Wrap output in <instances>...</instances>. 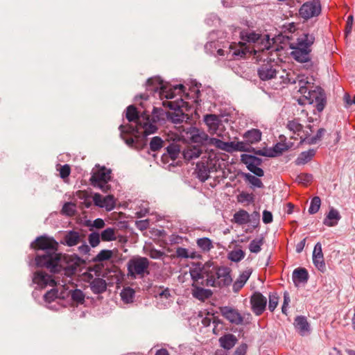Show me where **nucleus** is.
Segmentation results:
<instances>
[{
    "label": "nucleus",
    "mask_w": 355,
    "mask_h": 355,
    "mask_svg": "<svg viewBox=\"0 0 355 355\" xmlns=\"http://www.w3.org/2000/svg\"><path fill=\"white\" fill-rule=\"evenodd\" d=\"M315 37L313 35L303 33L295 42L289 44V48L293 50L291 56L299 62L306 63V67L312 66L311 58V46L313 44Z\"/></svg>",
    "instance_id": "nucleus-3"
},
{
    "label": "nucleus",
    "mask_w": 355,
    "mask_h": 355,
    "mask_svg": "<svg viewBox=\"0 0 355 355\" xmlns=\"http://www.w3.org/2000/svg\"><path fill=\"white\" fill-rule=\"evenodd\" d=\"M279 66L275 62H267L262 64L258 69V75L262 80H269L276 78Z\"/></svg>",
    "instance_id": "nucleus-10"
},
{
    "label": "nucleus",
    "mask_w": 355,
    "mask_h": 355,
    "mask_svg": "<svg viewBox=\"0 0 355 355\" xmlns=\"http://www.w3.org/2000/svg\"><path fill=\"white\" fill-rule=\"evenodd\" d=\"M169 112L165 111L162 107H154L152 111V118L151 121L153 123H157L159 121H164L168 120Z\"/></svg>",
    "instance_id": "nucleus-32"
},
{
    "label": "nucleus",
    "mask_w": 355,
    "mask_h": 355,
    "mask_svg": "<svg viewBox=\"0 0 355 355\" xmlns=\"http://www.w3.org/2000/svg\"><path fill=\"white\" fill-rule=\"evenodd\" d=\"M147 87L148 90L154 92H159L161 98L171 99L174 97L173 92L171 89H167L166 87L163 85L162 80L159 78H149L147 80Z\"/></svg>",
    "instance_id": "nucleus-9"
},
{
    "label": "nucleus",
    "mask_w": 355,
    "mask_h": 355,
    "mask_svg": "<svg viewBox=\"0 0 355 355\" xmlns=\"http://www.w3.org/2000/svg\"><path fill=\"white\" fill-rule=\"evenodd\" d=\"M241 46L239 49L235 50L233 54L236 56H240L243 58L245 56L248 52L250 51L249 49L245 46V44L243 42H240Z\"/></svg>",
    "instance_id": "nucleus-62"
},
{
    "label": "nucleus",
    "mask_w": 355,
    "mask_h": 355,
    "mask_svg": "<svg viewBox=\"0 0 355 355\" xmlns=\"http://www.w3.org/2000/svg\"><path fill=\"white\" fill-rule=\"evenodd\" d=\"M103 207L105 208L107 211L112 210L115 207L114 198L112 195H107L103 198Z\"/></svg>",
    "instance_id": "nucleus-53"
},
{
    "label": "nucleus",
    "mask_w": 355,
    "mask_h": 355,
    "mask_svg": "<svg viewBox=\"0 0 355 355\" xmlns=\"http://www.w3.org/2000/svg\"><path fill=\"white\" fill-rule=\"evenodd\" d=\"M279 297L276 293H270L269 295V304L268 309L272 312L278 305Z\"/></svg>",
    "instance_id": "nucleus-55"
},
{
    "label": "nucleus",
    "mask_w": 355,
    "mask_h": 355,
    "mask_svg": "<svg viewBox=\"0 0 355 355\" xmlns=\"http://www.w3.org/2000/svg\"><path fill=\"white\" fill-rule=\"evenodd\" d=\"M349 320L351 321L353 329H355V311H351L343 314V318L340 319L338 323L343 327L349 325Z\"/></svg>",
    "instance_id": "nucleus-36"
},
{
    "label": "nucleus",
    "mask_w": 355,
    "mask_h": 355,
    "mask_svg": "<svg viewBox=\"0 0 355 355\" xmlns=\"http://www.w3.org/2000/svg\"><path fill=\"white\" fill-rule=\"evenodd\" d=\"M88 240L90 245L95 248L100 243V235L98 232H92L89 234Z\"/></svg>",
    "instance_id": "nucleus-60"
},
{
    "label": "nucleus",
    "mask_w": 355,
    "mask_h": 355,
    "mask_svg": "<svg viewBox=\"0 0 355 355\" xmlns=\"http://www.w3.org/2000/svg\"><path fill=\"white\" fill-rule=\"evenodd\" d=\"M241 176L245 181L250 182L253 187L257 188H263V184L260 179L250 173H241Z\"/></svg>",
    "instance_id": "nucleus-41"
},
{
    "label": "nucleus",
    "mask_w": 355,
    "mask_h": 355,
    "mask_svg": "<svg viewBox=\"0 0 355 355\" xmlns=\"http://www.w3.org/2000/svg\"><path fill=\"white\" fill-rule=\"evenodd\" d=\"M101 237L103 241H111L116 240L114 229L112 227L106 228L101 232Z\"/></svg>",
    "instance_id": "nucleus-49"
},
{
    "label": "nucleus",
    "mask_w": 355,
    "mask_h": 355,
    "mask_svg": "<svg viewBox=\"0 0 355 355\" xmlns=\"http://www.w3.org/2000/svg\"><path fill=\"white\" fill-rule=\"evenodd\" d=\"M248 218V223H250L253 227H257L259 224L260 214L258 211H254L250 214V217Z\"/></svg>",
    "instance_id": "nucleus-57"
},
{
    "label": "nucleus",
    "mask_w": 355,
    "mask_h": 355,
    "mask_svg": "<svg viewBox=\"0 0 355 355\" xmlns=\"http://www.w3.org/2000/svg\"><path fill=\"white\" fill-rule=\"evenodd\" d=\"M196 178L202 182H205L210 177V169L204 162H198L196 167Z\"/></svg>",
    "instance_id": "nucleus-23"
},
{
    "label": "nucleus",
    "mask_w": 355,
    "mask_h": 355,
    "mask_svg": "<svg viewBox=\"0 0 355 355\" xmlns=\"http://www.w3.org/2000/svg\"><path fill=\"white\" fill-rule=\"evenodd\" d=\"M273 152H275L277 156L281 155L284 151L288 150L289 146L285 143L278 142L273 147Z\"/></svg>",
    "instance_id": "nucleus-56"
},
{
    "label": "nucleus",
    "mask_w": 355,
    "mask_h": 355,
    "mask_svg": "<svg viewBox=\"0 0 355 355\" xmlns=\"http://www.w3.org/2000/svg\"><path fill=\"white\" fill-rule=\"evenodd\" d=\"M178 112H170L168 114V120L171 121L175 124L182 123L185 119H188L187 114H185L182 111H177Z\"/></svg>",
    "instance_id": "nucleus-39"
},
{
    "label": "nucleus",
    "mask_w": 355,
    "mask_h": 355,
    "mask_svg": "<svg viewBox=\"0 0 355 355\" xmlns=\"http://www.w3.org/2000/svg\"><path fill=\"white\" fill-rule=\"evenodd\" d=\"M33 282L42 288L48 285L51 286L56 285V282L51 275L41 270H37L33 274Z\"/></svg>",
    "instance_id": "nucleus-15"
},
{
    "label": "nucleus",
    "mask_w": 355,
    "mask_h": 355,
    "mask_svg": "<svg viewBox=\"0 0 355 355\" xmlns=\"http://www.w3.org/2000/svg\"><path fill=\"white\" fill-rule=\"evenodd\" d=\"M73 302L82 304L85 302V294L80 289L71 290L68 293Z\"/></svg>",
    "instance_id": "nucleus-40"
},
{
    "label": "nucleus",
    "mask_w": 355,
    "mask_h": 355,
    "mask_svg": "<svg viewBox=\"0 0 355 355\" xmlns=\"http://www.w3.org/2000/svg\"><path fill=\"white\" fill-rule=\"evenodd\" d=\"M244 257L245 252L241 249L232 250L228 254V259L233 262H239L242 260Z\"/></svg>",
    "instance_id": "nucleus-52"
},
{
    "label": "nucleus",
    "mask_w": 355,
    "mask_h": 355,
    "mask_svg": "<svg viewBox=\"0 0 355 355\" xmlns=\"http://www.w3.org/2000/svg\"><path fill=\"white\" fill-rule=\"evenodd\" d=\"M250 214L244 209H240L234 214V221L239 225L248 223Z\"/></svg>",
    "instance_id": "nucleus-37"
},
{
    "label": "nucleus",
    "mask_w": 355,
    "mask_h": 355,
    "mask_svg": "<svg viewBox=\"0 0 355 355\" xmlns=\"http://www.w3.org/2000/svg\"><path fill=\"white\" fill-rule=\"evenodd\" d=\"M234 149L235 152H251V147L243 141L234 142Z\"/></svg>",
    "instance_id": "nucleus-59"
},
{
    "label": "nucleus",
    "mask_w": 355,
    "mask_h": 355,
    "mask_svg": "<svg viewBox=\"0 0 355 355\" xmlns=\"http://www.w3.org/2000/svg\"><path fill=\"white\" fill-rule=\"evenodd\" d=\"M80 241L81 236L79 232L74 230H70L65 233L61 243L69 247H72L78 245Z\"/></svg>",
    "instance_id": "nucleus-20"
},
{
    "label": "nucleus",
    "mask_w": 355,
    "mask_h": 355,
    "mask_svg": "<svg viewBox=\"0 0 355 355\" xmlns=\"http://www.w3.org/2000/svg\"><path fill=\"white\" fill-rule=\"evenodd\" d=\"M211 261L205 263H197L194 268L190 269V275L193 281V284L201 285L200 282L205 279H210Z\"/></svg>",
    "instance_id": "nucleus-8"
},
{
    "label": "nucleus",
    "mask_w": 355,
    "mask_h": 355,
    "mask_svg": "<svg viewBox=\"0 0 355 355\" xmlns=\"http://www.w3.org/2000/svg\"><path fill=\"white\" fill-rule=\"evenodd\" d=\"M165 141H164L161 137L155 136L151 139L149 143V146L150 149L152 151L155 152L160 150L162 147L165 146Z\"/></svg>",
    "instance_id": "nucleus-42"
},
{
    "label": "nucleus",
    "mask_w": 355,
    "mask_h": 355,
    "mask_svg": "<svg viewBox=\"0 0 355 355\" xmlns=\"http://www.w3.org/2000/svg\"><path fill=\"white\" fill-rule=\"evenodd\" d=\"M125 117L129 122L135 121L138 124L141 122L140 119H142L141 113L139 114L137 107L133 105H130L126 108Z\"/></svg>",
    "instance_id": "nucleus-31"
},
{
    "label": "nucleus",
    "mask_w": 355,
    "mask_h": 355,
    "mask_svg": "<svg viewBox=\"0 0 355 355\" xmlns=\"http://www.w3.org/2000/svg\"><path fill=\"white\" fill-rule=\"evenodd\" d=\"M135 291L130 287L124 288L121 292V297L123 302L130 303L133 301L135 297Z\"/></svg>",
    "instance_id": "nucleus-44"
},
{
    "label": "nucleus",
    "mask_w": 355,
    "mask_h": 355,
    "mask_svg": "<svg viewBox=\"0 0 355 355\" xmlns=\"http://www.w3.org/2000/svg\"><path fill=\"white\" fill-rule=\"evenodd\" d=\"M313 263L314 266L321 272H324L326 270L325 263L324 261L322 245L320 242L315 245L313 251Z\"/></svg>",
    "instance_id": "nucleus-17"
},
{
    "label": "nucleus",
    "mask_w": 355,
    "mask_h": 355,
    "mask_svg": "<svg viewBox=\"0 0 355 355\" xmlns=\"http://www.w3.org/2000/svg\"><path fill=\"white\" fill-rule=\"evenodd\" d=\"M91 291L94 294H101L107 290V282L101 278H95L89 283Z\"/></svg>",
    "instance_id": "nucleus-24"
},
{
    "label": "nucleus",
    "mask_w": 355,
    "mask_h": 355,
    "mask_svg": "<svg viewBox=\"0 0 355 355\" xmlns=\"http://www.w3.org/2000/svg\"><path fill=\"white\" fill-rule=\"evenodd\" d=\"M211 141L213 143V146L220 150L227 153L235 152L234 141L226 142L216 138H213Z\"/></svg>",
    "instance_id": "nucleus-30"
},
{
    "label": "nucleus",
    "mask_w": 355,
    "mask_h": 355,
    "mask_svg": "<svg viewBox=\"0 0 355 355\" xmlns=\"http://www.w3.org/2000/svg\"><path fill=\"white\" fill-rule=\"evenodd\" d=\"M240 37L243 42L249 43H256L261 40V43L264 45L266 49L268 50L270 49V40L268 35H265L264 37L261 39V35L254 31H242Z\"/></svg>",
    "instance_id": "nucleus-11"
},
{
    "label": "nucleus",
    "mask_w": 355,
    "mask_h": 355,
    "mask_svg": "<svg viewBox=\"0 0 355 355\" xmlns=\"http://www.w3.org/2000/svg\"><path fill=\"white\" fill-rule=\"evenodd\" d=\"M297 84L299 87L298 92L302 95L311 87L309 85H313V84L309 80V78L305 77L304 75H299Z\"/></svg>",
    "instance_id": "nucleus-38"
},
{
    "label": "nucleus",
    "mask_w": 355,
    "mask_h": 355,
    "mask_svg": "<svg viewBox=\"0 0 355 355\" xmlns=\"http://www.w3.org/2000/svg\"><path fill=\"white\" fill-rule=\"evenodd\" d=\"M202 152L200 148L193 146L184 152V157L186 159L191 160L199 157Z\"/></svg>",
    "instance_id": "nucleus-43"
},
{
    "label": "nucleus",
    "mask_w": 355,
    "mask_h": 355,
    "mask_svg": "<svg viewBox=\"0 0 355 355\" xmlns=\"http://www.w3.org/2000/svg\"><path fill=\"white\" fill-rule=\"evenodd\" d=\"M141 117L142 119L145 120L146 121L144 123L139 122V125L144 128V136H148L149 135L155 133L157 131L158 128L155 124V123H153V121H151L150 116L146 111L141 112Z\"/></svg>",
    "instance_id": "nucleus-19"
},
{
    "label": "nucleus",
    "mask_w": 355,
    "mask_h": 355,
    "mask_svg": "<svg viewBox=\"0 0 355 355\" xmlns=\"http://www.w3.org/2000/svg\"><path fill=\"white\" fill-rule=\"evenodd\" d=\"M315 150L314 149H309L307 151L302 152L295 160L297 165H302L309 162L312 157L315 155Z\"/></svg>",
    "instance_id": "nucleus-35"
},
{
    "label": "nucleus",
    "mask_w": 355,
    "mask_h": 355,
    "mask_svg": "<svg viewBox=\"0 0 355 355\" xmlns=\"http://www.w3.org/2000/svg\"><path fill=\"white\" fill-rule=\"evenodd\" d=\"M313 179V176L309 173H301L296 178L298 183L306 184L310 182Z\"/></svg>",
    "instance_id": "nucleus-61"
},
{
    "label": "nucleus",
    "mask_w": 355,
    "mask_h": 355,
    "mask_svg": "<svg viewBox=\"0 0 355 355\" xmlns=\"http://www.w3.org/2000/svg\"><path fill=\"white\" fill-rule=\"evenodd\" d=\"M321 200L318 196L313 198L311 201V205L309 208V213L310 214H314L317 213L320 207Z\"/></svg>",
    "instance_id": "nucleus-54"
},
{
    "label": "nucleus",
    "mask_w": 355,
    "mask_h": 355,
    "mask_svg": "<svg viewBox=\"0 0 355 355\" xmlns=\"http://www.w3.org/2000/svg\"><path fill=\"white\" fill-rule=\"evenodd\" d=\"M263 244V238L259 239H253L249 244V250L252 253H258L261 250V245Z\"/></svg>",
    "instance_id": "nucleus-50"
},
{
    "label": "nucleus",
    "mask_w": 355,
    "mask_h": 355,
    "mask_svg": "<svg viewBox=\"0 0 355 355\" xmlns=\"http://www.w3.org/2000/svg\"><path fill=\"white\" fill-rule=\"evenodd\" d=\"M250 304L255 315H260L266 309L267 299L261 293L255 292L250 297Z\"/></svg>",
    "instance_id": "nucleus-14"
},
{
    "label": "nucleus",
    "mask_w": 355,
    "mask_h": 355,
    "mask_svg": "<svg viewBox=\"0 0 355 355\" xmlns=\"http://www.w3.org/2000/svg\"><path fill=\"white\" fill-rule=\"evenodd\" d=\"M176 254L178 257L180 258H196L195 256L190 255L188 250L184 248H178L176 250Z\"/></svg>",
    "instance_id": "nucleus-63"
},
{
    "label": "nucleus",
    "mask_w": 355,
    "mask_h": 355,
    "mask_svg": "<svg viewBox=\"0 0 355 355\" xmlns=\"http://www.w3.org/2000/svg\"><path fill=\"white\" fill-rule=\"evenodd\" d=\"M294 325L301 336H304L310 331L309 324L304 316H297L295 320Z\"/></svg>",
    "instance_id": "nucleus-26"
},
{
    "label": "nucleus",
    "mask_w": 355,
    "mask_h": 355,
    "mask_svg": "<svg viewBox=\"0 0 355 355\" xmlns=\"http://www.w3.org/2000/svg\"><path fill=\"white\" fill-rule=\"evenodd\" d=\"M221 315L230 323L236 325L242 324L243 317L236 309L229 306H220L219 308Z\"/></svg>",
    "instance_id": "nucleus-13"
},
{
    "label": "nucleus",
    "mask_w": 355,
    "mask_h": 355,
    "mask_svg": "<svg viewBox=\"0 0 355 355\" xmlns=\"http://www.w3.org/2000/svg\"><path fill=\"white\" fill-rule=\"evenodd\" d=\"M293 282L297 284L299 283H306L309 279V273L306 269L300 268L295 269L292 275Z\"/></svg>",
    "instance_id": "nucleus-28"
},
{
    "label": "nucleus",
    "mask_w": 355,
    "mask_h": 355,
    "mask_svg": "<svg viewBox=\"0 0 355 355\" xmlns=\"http://www.w3.org/2000/svg\"><path fill=\"white\" fill-rule=\"evenodd\" d=\"M218 341L223 348L230 350L236 344L238 340L234 334H227L221 336Z\"/></svg>",
    "instance_id": "nucleus-25"
},
{
    "label": "nucleus",
    "mask_w": 355,
    "mask_h": 355,
    "mask_svg": "<svg viewBox=\"0 0 355 355\" xmlns=\"http://www.w3.org/2000/svg\"><path fill=\"white\" fill-rule=\"evenodd\" d=\"M113 252L110 250H102L94 259V262H101L112 258Z\"/></svg>",
    "instance_id": "nucleus-46"
},
{
    "label": "nucleus",
    "mask_w": 355,
    "mask_h": 355,
    "mask_svg": "<svg viewBox=\"0 0 355 355\" xmlns=\"http://www.w3.org/2000/svg\"><path fill=\"white\" fill-rule=\"evenodd\" d=\"M200 286L201 285H198L196 283L192 284L191 294L194 298L204 302L205 300H207L212 296L213 292L211 290L204 288Z\"/></svg>",
    "instance_id": "nucleus-18"
},
{
    "label": "nucleus",
    "mask_w": 355,
    "mask_h": 355,
    "mask_svg": "<svg viewBox=\"0 0 355 355\" xmlns=\"http://www.w3.org/2000/svg\"><path fill=\"white\" fill-rule=\"evenodd\" d=\"M303 96L307 100L309 104H315L318 112H322L327 103L326 95L324 90L318 86L310 85Z\"/></svg>",
    "instance_id": "nucleus-7"
},
{
    "label": "nucleus",
    "mask_w": 355,
    "mask_h": 355,
    "mask_svg": "<svg viewBox=\"0 0 355 355\" xmlns=\"http://www.w3.org/2000/svg\"><path fill=\"white\" fill-rule=\"evenodd\" d=\"M231 269L227 266L218 267L211 263L210 279H205L200 282L202 286H211L222 288L228 286L232 282L230 275Z\"/></svg>",
    "instance_id": "nucleus-4"
},
{
    "label": "nucleus",
    "mask_w": 355,
    "mask_h": 355,
    "mask_svg": "<svg viewBox=\"0 0 355 355\" xmlns=\"http://www.w3.org/2000/svg\"><path fill=\"white\" fill-rule=\"evenodd\" d=\"M197 245L204 252H208L214 248L211 240L207 237L198 239Z\"/></svg>",
    "instance_id": "nucleus-45"
},
{
    "label": "nucleus",
    "mask_w": 355,
    "mask_h": 355,
    "mask_svg": "<svg viewBox=\"0 0 355 355\" xmlns=\"http://www.w3.org/2000/svg\"><path fill=\"white\" fill-rule=\"evenodd\" d=\"M119 129L121 132V137L125 141V144L129 146H132L135 143L134 139L132 137H129V138L125 139L123 137V134L127 133V134H132L133 135V134L137 133L138 130H137V127H134L132 125L125 126L123 125H121L119 126Z\"/></svg>",
    "instance_id": "nucleus-27"
},
{
    "label": "nucleus",
    "mask_w": 355,
    "mask_h": 355,
    "mask_svg": "<svg viewBox=\"0 0 355 355\" xmlns=\"http://www.w3.org/2000/svg\"><path fill=\"white\" fill-rule=\"evenodd\" d=\"M31 246L43 251L42 254H38L35 257L37 266L46 268L48 266H52L51 263L53 260L57 259L58 243L54 239L41 236L35 240Z\"/></svg>",
    "instance_id": "nucleus-1"
},
{
    "label": "nucleus",
    "mask_w": 355,
    "mask_h": 355,
    "mask_svg": "<svg viewBox=\"0 0 355 355\" xmlns=\"http://www.w3.org/2000/svg\"><path fill=\"white\" fill-rule=\"evenodd\" d=\"M166 153H164L162 156V160L163 162H168L166 159L168 157H170L171 160H175L180 153V145L173 143L170 144L168 146L166 147Z\"/></svg>",
    "instance_id": "nucleus-22"
},
{
    "label": "nucleus",
    "mask_w": 355,
    "mask_h": 355,
    "mask_svg": "<svg viewBox=\"0 0 355 355\" xmlns=\"http://www.w3.org/2000/svg\"><path fill=\"white\" fill-rule=\"evenodd\" d=\"M320 12L321 6L318 1H307L300 9V16L306 19L318 16Z\"/></svg>",
    "instance_id": "nucleus-12"
},
{
    "label": "nucleus",
    "mask_w": 355,
    "mask_h": 355,
    "mask_svg": "<svg viewBox=\"0 0 355 355\" xmlns=\"http://www.w3.org/2000/svg\"><path fill=\"white\" fill-rule=\"evenodd\" d=\"M58 297L64 298V296L62 295V293H59L58 291L55 288L49 291L44 295V300L47 302H51Z\"/></svg>",
    "instance_id": "nucleus-48"
},
{
    "label": "nucleus",
    "mask_w": 355,
    "mask_h": 355,
    "mask_svg": "<svg viewBox=\"0 0 355 355\" xmlns=\"http://www.w3.org/2000/svg\"><path fill=\"white\" fill-rule=\"evenodd\" d=\"M150 262L146 257H136L130 259L127 263L128 275L132 278L136 277H144V275L148 274V271Z\"/></svg>",
    "instance_id": "nucleus-6"
},
{
    "label": "nucleus",
    "mask_w": 355,
    "mask_h": 355,
    "mask_svg": "<svg viewBox=\"0 0 355 355\" xmlns=\"http://www.w3.org/2000/svg\"><path fill=\"white\" fill-rule=\"evenodd\" d=\"M148 255L153 259H158L162 258L165 255V253L161 250L153 248L150 250Z\"/></svg>",
    "instance_id": "nucleus-64"
},
{
    "label": "nucleus",
    "mask_w": 355,
    "mask_h": 355,
    "mask_svg": "<svg viewBox=\"0 0 355 355\" xmlns=\"http://www.w3.org/2000/svg\"><path fill=\"white\" fill-rule=\"evenodd\" d=\"M189 133L191 135V141L193 143L213 146V143L211 141L213 138L209 137L203 130L194 127L191 128Z\"/></svg>",
    "instance_id": "nucleus-16"
},
{
    "label": "nucleus",
    "mask_w": 355,
    "mask_h": 355,
    "mask_svg": "<svg viewBox=\"0 0 355 355\" xmlns=\"http://www.w3.org/2000/svg\"><path fill=\"white\" fill-rule=\"evenodd\" d=\"M325 132H326V130L324 128H320L318 130L316 135L313 137H300L301 138L300 143L301 144L305 143L309 145L315 144L321 140V139L322 138V137Z\"/></svg>",
    "instance_id": "nucleus-33"
},
{
    "label": "nucleus",
    "mask_w": 355,
    "mask_h": 355,
    "mask_svg": "<svg viewBox=\"0 0 355 355\" xmlns=\"http://www.w3.org/2000/svg\"><path fill=\"white\" fill-rule=\"evenodd\" d=\"M246 141L250 144H254L259 141L261 139V132L258 129H252L247 131L244 135Z\"/></svg>",
    "instance_id": "nucleus-34"
},
{
    "label": "nucleus",
    "mask_w": 355,
    "mask_h": 355,
    "mask_svg": "<svg viewBox=\"0 0 355 355\" xmlns=\"http://www.w3.org/2000/svg\"><path fill=\"white\" fill-rule=\"evenodd\" d=\"M56 259L51 263L52 266H48L46 268L52 273H61L69 277L75 275L78 268L85 263L80 257L75 254L62 255L58 253Z\"/></svg>",
    "instance_id": "nucleus-2"
},
{
    "label": "nucleus",
    "mask_w": 355,
    "mask_h": 355,
    "mask_svg": "<svg viewBox=\"0 0 355 355\" xmlns=\"http://www.w3.org/2000/svg\"><path fill=\"white\" fill-rule=\"evenodd\" d=\"M238 200L239 202H248V203H252L254 202V198L252 193H248L243 191L238 196Z\"/></svg>",
    "instance_id": "nucleus-58"
},
{
    "label": "nucleus",
    "mask_w": 355,
    "mask_h": 355,
    "mask_svg": "<svg viewBox=\"0 0 355 355\" xmlns=\"http://www.w3.org/2000/svg\"><path fill=\"white\" fill-rule=\"evenodd\" d=\"M241 162L246 165L247 168L254 166H259L262 164V159L254 155L243 154L241 155Z\"/></svg>",
    "instance_id": "nucleus-29"
},
{
    "label": "nucleus",
    "mask_w": 355,
    "mask_h": 355,
    "mask_svg": "<svg viewBox=\"0 0 355 355\" xmlns=\"http://www.w3.org/2000/svg\"><path fill=\"white\" fill-rule=\"evenodd\" d=\"M204 122L209 128V132L214 135L216 133V131L220 124V120L219 117L216 114H206L204 116Z\"/></svg>",
    "instance_id": "nucleus-21"
},
{
    "label": "nucleus",
    "mask_w": 355,
    "mask_h": 355,
    "mask_svg": "<svg viewBox=\"0 0 355 355\" xmlns=\"http://www.w3.org/2000/svg\"><path fill=\"white\" fill-rule=\"evenodd\" d=\"M286 127L290 131L297 134L303 130V125L297 119L288 121Z\"/></svg>",
    "instance_id": "nucleus-51"
},
{
    "label": "nucleus",
    "mask_w": 355,
    "mask_h": 355,
    "mask_svg": "<svg viewBox=\"0 0 355 355\" xmlns=\"http://www.w3.org/2000/svg\"><path fill=\"white\" fill-rule=\"evenodd\" d=\"M76 205L73 202H65L62 208V214L68 216H73L76 214Z\"/></svg>",
    "instance_id": "nucleus-47"
},
{
    "label": "nucleus",
    "mask_w": 355,
    "mask_h": 355,
    "mask_svg": "<svg viewBox=\"0 0 355 355\" xmlns=\"http://www.w3.org/2000/svg\"><path fill=\"white\" fill-rule=\"evenodd\" d=\"M110 180L111 170L103 166L92 172L89 182L94 188L99 189L104 193H107L111 189V186L109 184Z\"/></svg>",
    "instance_id": "nucleus-5"
}]
</instances>
